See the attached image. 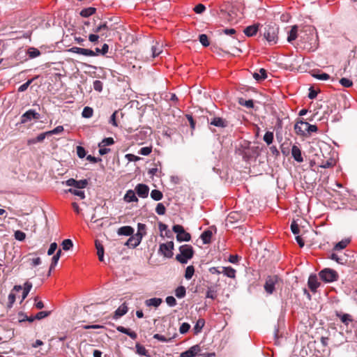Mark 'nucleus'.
<instances>
[{"label":"nucleus","mask_w":357,"mask_h":357,"mask_svg":"<svg viewBox=\"0 0 357 357\" xmlns=\"http://www.w3.org/2000/svg\"><path fill=\"white\" fill-rule=\"evenodd\" d=\"M180 254L176 256V259L181 264H187L194 255V250L190 245H183L179 247Z\"/></svg>","instance_id":"nucleus-1"},{"label":"nucleus","mask_w":357,"mask_h":357,"mask_svg":"<svg viewBox=\"0 0 357 357\" xmlns=\"http://www.w3.org/2000/svg\"><path fill=\"white\" fill-rule=\"evenodd\" d=\"M279 28L276 24L267 25L264 31V36L271 45L277 43Z\"/></svg>","instance_id":"nucleus-2"},{"label":"nucleus","mask_w":357,"mask_h":357,"mask_svg":"<svg viewBox=\"0 0 357 357\" xmlns=\"http://www.w3.org/2000/svg\"><path fill=\"white\" fill-rule=\"evenodd\" d=\"M319 277L326 282H332L338 279V274L333 269L324 268L319 272Z\"/></svg>","instance_id":"nucleus-3"},{"label":"nucleus","mask_w":357,"mask_h":357,"mask_svg":"<svg viewBox=\"0 0 357 357\" xmlns=\"http://www.w3.org/2000/svg\"><path fill=\"white\" fill-rule=\"evenodd\" d=\"M172 230L176 234V239L178 241L181 242L190 241V234L184 230L183 226L180 225H175L173 226Z\"/></svg>","instance_id":"nucleus-4"},{"label":"nucleus","mask_w":357,"mask_h":357,"mask_svg":"<svg viewBox=\"0 0 357 357\" xmlns=\"http://www.w3.org/2000/svg\"><path fill=\"white\" fill-rule=\"evenodd\" d=\"M174 243L168 241L161 243L159 246L158 253L163 255L166 258H172L173 256Z\"/></svg>","instance_id":"nucleus-5"},{"label":"nucleus","mask_w":357,"mask_h":357,"mask_svg":"<svg viewBox=\"0 0 357 357\" xmlns=\"http://www.w3.org/2000/svg\"><path fill=\"white\" fill-rule=\"evenodd\" d=\"M40 116V114L36 112L35 110L29 109L21 116L20 123L24 124L31 121L32 119H39Z\"/></svg>","instance_id":"nucleus-6"},{"label":"nucleus","mask_w":357,"mask_h":357,"mask_svg":"<svg viewBox=\"0 0 357 357\" xmlns=\"http://www.w3.org/2000/svg\"><path fill=\"white\" fill-rule=\"evenodd\" d=\"M277 276L274 275L268 277L264 284L265 291L269 294H273V292L275 290V285L277 283Z\"/></svg>","instance_id":"nucleus-7"},{"label":"nucleus","mask_w":357,"mask_h":357,"mask_svg":"<svg viewBox=\"0 0 357 357\" xmlns=\"http://www.w3.org/2000/svg\"><path fill=\"white\" fill-rule=\"evenodd\" d=\"M142 238V234L138 232L135 235L130 236V238L126 242L125 245L129 248H135L141 243Z\"/></svg>","instance_id":"nucleus-8"},{"label":"nucleus","mask_w":357,"mask_h":357,"mask_svg":"<svg viewBox=\"0 0 357 357\" xmlns=\"http://www.w3.org/2000/svg\"><path fill=\"white\" fill-rule=\"evenodd\" d=\"M208 122H209L211 126H214L218 128H225L227 126L228 123L227 121L222 117L219 116H213V118L208 119Z\"/></svg>","instance_id":"nucleus-9"},{"label":"nucleus","mask_w":357,"mask_h":357,"mask_svg":"<svg viewBox=\"0 0 357 357\" xmlns=\"http://www.w3.org/2000/svg\"><path fill=\"white\" fill-rule=\"evenodd\" d=\"M237 43L238 39L235 36H232L231 38L222 36L220 38V45L225 48L235 47Z\"/></svg>","instance_id":"nucleus-10"},{"label":"nucleus","mask_w":357,"mask_h":357,"mask_svg":"<svg viewBox=\"0 0 357 357\" xmlns=\"http://www.w3.org/2000/svg\"><path fill=\"white\" fill-rule=\"evenodd\" d=\"M135 191L139 197L146 198L149 195V188L145 184L139 183L136 185Z\"/></svg>","instance_id":"nucleus-11"},{"label":"nucleus","mask_w":357,"mask_h":357,"mask_svg":"<svg viewBox=\"0 0 357 357\" xmlns=\"http://www.w3.org/2000/svg\"><path fill=\"white\" fill-rule=\"evenodd\" d=\"M69 51L71 52H73V53L82 54V55L86 56H96V53L93 51L89 50V49H84V48H81V47H73L70 48L69 50Z\"/></svg>","instance_id":"nucleus-12"},{"label":"nucleus","mask_w":357,"mask_h":357,"mask_svg":"<svg viewBox=\"0 0 357 357\" xmlns=\"http://www.w3.org/2000/svg\"><path fill=\"white\" fill-rule=\"evenodd\" d=\"M308 287L310 290L313 292H315L317 288L319 287L320 283L318 281L317 276L314 274L310 275L308 278Z\"/></svg>","instance_id":"nucleus-13"},{"label":"nucleus","mask_w":357,"mask_h":357,"mask_svg":"<svg viewBox=\"0 0 357 357\" xmlns=\"http://www.w3.org/2000/svg\"><path fill=\"white\" fill-rule=\"evenodd\" d=\"M200 351V348L198 345L191 347L187 351L182 352L180 357H195Z\"/></svg>","instance_id":"nucleus-14"},{"label":"nucleus","mask_w":357,"mask_h":357,"mask_svg":"<svg viewBox=\"0 0 357 357\" xmlns=\"http://www.w3.org/2000/svg\"><path fill=\"white\" fill-rule=\"evenodd\" d=\"M291 155L294 159L298 162H303V158L300 148L296 145H293L291 147Z\"/></svg>","instance_id":"nucleus-15"},{"label":"nucleus","mask_w":357,"mask_h":357,"mask_svg":"<svg viewBox=\"0 0 357 357\" xmlns=\"http://www.w3.org/2000/svg\"><path fill=\"white\" fill-rule=\"evenodd\" d=\"M128 311V307L126 303H123L114 312V314L113 318L117 319L124 314H126Z\"/></svg>","instance_id":"nucleus-16"},{"label":"nucleus","mask_w":357,"mask_h":357,"mask_svg":"<svg viewBox=\"0 0 357 357\" xmlns=\"http://www.w3.org/2000/svg\"><path fill=\"white\" fill-rule=\"evenodd\" d=\"M307 123L305 121H300L294 126V130L296 134L300 135H305L307 133Z\"/></svg>","instance_id":"nucleus-17"},{"label":"nucleus","mask_w":357,"mask_h":357,"mask_svg":"<svg viewBox=\"0 0 357 357\" xmlns=\"http://www.w3.org/2000/svg\"><path fill=\"white\" fill-rule=\"evenodd\" d=\"M259 26V24L248 26L244 29L243 32L248 37L253 36L257 33Z\"/></svg>","instance_id":"nucleus-18"},{"label":"nucleus","mask_w":357,"mask_h":357,"mask_svg":"<svg viewBox=\"0 0 357 357\" xmlns=\"http://www.w3.org/2000/svg\"><path fill=\"white\" fill-rule=\"evenodd\" d=\"M123 199L126 202H136L138 201L137 197L135 195V192L132 190H128L124 195Z\"/></svg>","instance_id":"nucleus-19"},{"label":"nucleus","mask_w":357,"mask_h":357,"mask_svg":"<svg viewBox=\"0 0 357 357\" xmlns=\"http://www.w3.org/2000/svg\"><path fill=\"white\" fill-rule=\"evenodd\" d=\"M162 303V300L160 298H152L145 301V305L147 307H158Z\"/></svg>","instance_id":"nucleus-20"},{"label":"nucleus","mask_w":357,"mask_h":357,"mask_svg":"<svg viewBox=\"0 0 357 357\" xmlns=\"http://www.w3.org/2000/svg\"><path fill=\"white\" fill-rule=\"evenodd\" d=\"M134 229L130 226H123L118 229L117 234L121 236H131L133 234Z\"/></svg>","instance_id":"nucleus-21"},{"label":"nucleus","mask_w":357,"mask_h":357,"mask_svg":"<svg viewBox=\"0 0 357 357\" xmlns=\"http://www.w3.org/2000/svg\"><path fill=\"white\" fill-rule=\"evenodd\" d=\"M95 245H96V248L97 250V255H98V259L100 261H104V248H103V245L98 240L96 241Z\"/></svg>","instance_id":"nucleus-22"},{"label":"nucleus","mask_w":357,"mask_h":357,"mask_svg":"<svg viewBox=\"0 0 357 357\" xmlns=\"http://www.w3.org/2000/svg\"><path fill=\"white\" fill-rule=\"evenodd\" d=\"M253 77L257 81L264 80L267 77L266 70L261 68L258 73L253 74Z\"/></svg>","instance_id":"nucleus-23"},{"label":"nucleus","mask_w":357,"mask_h":357,"mask_svg":"<svg viewBox=\"0 0 357 357\" xmlns=\"http://www.w3.org/2000/svg\"><path fill=\"white\" fill-rule=\"evenodd\" d=\"M337 316L340 319L341 321L347 326L353 321L351 316L349 314L337 313Z\"/></svg>","instance_id":"nucleus-24"},{"label":"nucleus","mask_w":357,"mask_h":357,"mask_svg":"<svg viewBox=\"0 0 357 357\" xmlns=\"http://www.w3.org/2000/svg\"><path fill=\"white\" fill-rule=\"evenodd\" d=\"M222 273L230 278H234L236 276V270L231 267H222Z\"/></svg>","instance_id":"nucleus-25"},{"label":"nucleus","mask_w":357,"mask_h":357,"mask_svg":"<svg viewBox=\"0 0 357 357\" xmlns=\"http://www.w3.org/2000/svg\"><path fill=\"white\" fill-rule=\"evenodd\" d=\"M298 27L297 26H293L289 32L287 37V41L291 43L297 38Z\"/></svg>","instance_id":"nucleus-26"},{"label":"nucleus","mask_w":357,"mask_h":357,"mask_svg":"<svg viewBox=\"0 0 357 357\" xmlns=\"http://www.w3.org/2000/svg\"><path fill=\"white\" fill-rule=\"evenodd\" d=\"M96 9L93 7L84 8L80 11V15L83 17H88L96 13Z\"/></svg>","instance_id":"nucleus-27"},{"label":"nucleus","mask_w":357,"mask_h":357,"mask_svg":"<svg viewBox=\"0 0 357 357\" xmlns=\"http://www.w3.org/2000/svg\"><path fill=\"white\" fill-rule=\"evenodd\" d=\"M212 234L213 233L211 230H206L202 234L201 238L204 244H208L211 242Z\"/></svg>","instance_id":"nucleus-28"},{"label":"nucleus","mask_w":357,"mask_h":357,"mask_svg":"<svg viewBox=\"0 0 357 357\" xmlns=\"http://www.w3.org/2000/svg\"><path fill=\"white\" fill-rule=\"evenodd\" d=\"M152 57L155 58L162 52V46L156 43L155 45L151 47Z\"/></svg>","instance_id":"nucleus-29"},{"label":"nucleus","mask_w":357,"mask_h":357,"mask_svg":"<svg viewBox=\"0 0 357 357\" xmlns=\"http://www.w3.org/2000/svg\"><path fill=\"white\" fill-rule=\"evenodd\" d=\"M204 324L205 321L203 319H198L193 328L195 334H198L200 333Z\"/></svg>","instance_id":"nucleus-30"},{"label":"nucleus","mask_w":357,"mask_h":357,"mask_svg":"<svg viewBox=\"0 0 357 357\" xmlns=\"http://www.w3.org/2000/svg\"><path fill=\"white\" fill-rule=\"evenodd\" d=\"M32 288V283L26 281L24 284V290L22 293V300L26 298L29 293L30 292L31 289Z\"/></svg>","instance_id":"nucleus-31"},{"label":"nucleus","mask_w":357,"mask_h":357,"mask_svg":"<svg viewBox=\"0 0 357 357\" xmlns=\"http://www.w3.org/2000/svg\"><path fill=\"white\" fill-rule=\"evenodd\" d=\"M135 347H136V352L137 354H139L140 356H149L148 351L146 349V348L144 346L137 343V344H136Z\"/></svg>","instance_id":"nucleus-32"},{"label":"nucleus","mask_w":357,"mask_h":357,"mask_svg":"<svg viewBox=\"0 0 357 357\" xmlns=\"http://www.w3.org/2000/svg\"><path fill=\"white\" fill-rule=\"evenodd\" d=\"M47 135H50L47 132L38 135L35 139L29 140V144H35L43 141Z\"/></svg>","instance_id":"nucleus-33"},{"label":"nucleus","mask_w":357,"mask_h":357,"mask_svg":"<svg viewBox=\"0 0 357 357\" xmlns=\"http://www.w3.org/2000/svg\"><path fill=\"white\" fill-rule=\"evenodd\" d=\"M68 191L74 195L79 197L82 199L85 198L84 192L81 189L70 188Z\"/></svg>","instance_id":"nucleus-34"},{"label":"nucleus","mask_w":357,"mask_h":357,"mask_svg":"<svg viewBox=\"0 0 357 357\" xmlns=\"http://www.w3.org/2000/svg\"><path fill=\"white\" fill-rule=\"evenodd\" d=\"M186 290L183 286L178 287L175 290V295L177 298H181L185 296Z\"/></svg>","instance_id":"nucleus-35"},{"label":"nucleus","mask_w":357,"mask_h":357,"mask_svg":"<svg viewBox=\"0 0 357 357\" xmlns=\"http://www.w3.org/2000/svg\"><path fill=\"white\" fill-rule=\"evenodd\" d=\"M206 297L208 298H211L213 300L215 299L217 297L216 290L212 287H208Z\"/></svg>","instance_id":"nucleus-36"},{"label":"nucleus","mask_w":357,"mask_h":357,"mask_svg":"<svg viewBox=\"0 0 357 357\" xmlns=\"http://www.w3.org/2000/svg\"><path fill=\"white\" fill-rule=\"evenodd\" d=\"M19 317V321L23 322L25 321H28L29 322H33L35 320L34 317H28L26 314H24L23 312H20L18 314Z\"/></svg>","instance_id":"nucleus-37"},{"label":"nucleus","mask_w":357,"mask_h":357,"mask_svg":"<svg viewBox=\"0 0 357 357\" xmlns=\"http://www.w3.org/2000/svg\"><path fill=\"white\" fill-rule=\"evenodd\" d=\"M273 132L270 131H267L264 136V140L268 145L273 143Z\"/></svg>","instance_id":"nucleus-38"},{"label":"nucleus","mask_w":357,"mask_h":357,"mask_svg":"<svg viewBox=\"0 0 357 357\" xmlns=\"http://www.w3.org/2000/svg\"><path fill=\"white\" fill-rule=\"evenodd\" d=\"M93 110L90 107H85L82 112V116L84 118H91L93 116Z\"/></svg>","instance_id":"nucleus-39"},{"label":"nucleus","mask_w":357,"mask_h":357,"mask_svg":"<svg viewBox=\"0 0 357 357\" xmlns=\"http://www.w3.org/2000/svg\"><path fill=\"white\" fill-rule=\"evenodd\" d=\"M195 273V268L193 266H188L185 269V278L187 280H190Z\"/></svg>","instance_id":"nucleus-40"},{"label":"nucleus","mask_w":357,"mask_h":357,"mask_svg":"<svg viewBox=\"0 0 357 357\" xmlns=\"http://www.w3.org/2000/svg\"><path fill=\"white\" fill-rule=\"evenodd\" d=\"M151 197L155 201H159L162 198V193L158 190H153L151 192Z\"/></svg>","instance_id":"nucleus-41"},{"label":"nucleus","mask_w":357,"mask_h":357,"mask_svg":"<svg viewBox=\"0 0 357 357\" xmlns=\"http://www.w3.org/2000/svg\"><path fill=\"white\" fill-rule=\"evenodd\" d=\"M239 104L246 107L247 108H252L254 107V102L252 100H244L243 98H240L238 101Z\"/></svg>","instance_id":"nucleus-42"},{"label":"nucleus","mask_w":357,"mask_h":357,"mask_svg":"<svg viewBox=\"0 0 357 357\" xmlns=\"http://www.w3.org/2000/svg\"><path fill=\"white\" fill-rule=\"evenodd\" d=\"M349 241V240H342L340 242H338L334 247V249L336 250H343L344 248H345L347 247V245H348Z\"/></svg>","instance_id":"nucleus-43"},{"label":"nucleus","mask_w":357,"mask_h":357,"mask_svg":"<svg viewBox=\"0 0 357 357\" xmlns=\"http://www.w3.org/2000/svg\"><path fill=\"white\" fill-rule=\"evenodd\" d=\"M61 245L63 250H69L73 248V243L70 239H65L63 241Z\"/></svg>","instance_id":"nucleus-44"},{"label":"nucleus","mask_w":357,"mask_h":357,"mask_svg":"<svg viewBox=\"0 0 357 357\" xmlns=\"http://www.w3.org/2000/svg\"><path fill=\"white\" fill-rule=\"evenodd\" d=\"M153 338L162 342H169L172 340L173 337L167 338L165 336L156 333L153 335Z\"/></svg>","instance_id":"nucleus-45"},{"label":"nucleus","mask_w":357,"mask_h":357,"mask_svg":"<svg viewBox=\"0 0 357 357\" xmlns=\"http://www.w3.org/2000/svg\"><path fill=\"white\" fill-rule=\"evenodd\" d=\"M27 54L30 58L33 59L39 56L40 54V52L38 50L31 47L28 50Z\"/></svg>","instance_id":"nucleus-46"},{"label":"nucleus","mask_w":357,"mask_h":357,"mask_svg":"<svg viewBox=\"0 0 357 357\" xmlns=\"http://www.w3.org/2000/svg\"><path fill=\"white\" fill-rule=\"evenodd\" d=\"M114 144V140L112 137H107V138L103 139L100 142V146H107L112 145Z\"/></svg>","instance_id":"nucleus-47"},{"label":"nucleus","mask_w":357,"mask_h":357,"mask_svg":"<svg viewBox=\"0 0 357 357\" xmlns=\"http://www.w3.org/2000/svg\"><path fill=\"white\" fill-rule=\"evenodd\" d=\"M290 144L287 142H284L281 145V152L284 155H288L290 153L289 149Z\"/></svg>","instance_id":"nucleus-48"},{"label":"nucleus","mask_w":357,"mask_h":357,"mask_svg":"<svg viewBox=\"0 0 357 357\" xmlns=\"http://www.w3.org/2000/svg\"><path fill=\"white\" fill-rule=\"evenodd\" d=\"M27 261L31 266H37L41 264V259L40 257L29 258Z\"/></svg>","instance_id":"nucleus-49"},{"label":"nucleus","mask_w":357,"mask_h":357,"mask_svg":"<svg viewBox=\"0 0 357 357\" xmlns=\"http://www.w3.org/2000/svg\"><path fill=\"white\" fill-rule=\"evenodd\" d=\"M312 76L320 80H328L330 78L328 74L322 73H313Z\"/></svg>","instance_id":"nucleus-50"},{"label":"nucleus","mask_w":357,"mask_h":357,"mask_svg":"<svg viewBox=\"0 0 357 357\" xmlns=\"http://www.w3.org/2000/svg\"><path fill=\"white\" fill-rule=\"evenodd\" d=\"M199 42L204 47H208L209 45V41L208 39V36L206 34H201L199 36Z\"/></svg>","instance_id":"nucleus-51"},{"label":"nucleus","mask_w":357,"mask_h":357,"mask_svg":"<svg viewBox=\"0 0 357 357\" xmlns=\"http://www.w3.org/2000/svg\"><path fill=\"white\" fill-rule=\"evenodd\" d=\"M88 184V181L86 179L77 181V183H75V188L76 189H83L86 187Z\"/></svg>","instance_id":"nucleus-52"},{"label":"nucleus","mask_w":357,"mask_h":357,"mask_svg":"<svg viewBox=\"0 0 357 357\" xmlns=\"http://www.w3.org/2000/svg\"><path fill=\"white\" fill-rule=\"evenodd\" d=\"M166 208L162 203H158L155 208V212L158 215H164L165 213Z\"/></svg>","instance_id":"nucleus-53"},{"label":"nucleus","mask_w":357,"mask_h":357,"mask_svg":"<svg viewBox=\"0 0 357 357\" xmlns=\"http://www.w3.org/2000/svg\"><path fill=\"white\" fill-rule=\"evenodd\" d=\"M152 151L151 146H144L140 149L139 153L142 155H149Z\"/></svg>","instance_id":"nucleus-54"},{"label":"nucleus","mask_w":357,"mask_h":357,"mask_svg":"<svg viewBox=\"0 0 357 357\" xmlns=\"http://www.w3.org/2000/svg\"><path fill=\"white\" fill-rule=\"evenodd\" d=\"M340 83L341 84L342 86L347 88L351 87L353 85V82L351 80L344 77L342 78L340 80Z\"/></svg>","instance_id":"nucleus-55"},{"label":"nucleus","mask_w":357,"mask_h":357,"mask_svg":"<svg viewBox=\"0 0 357 357\" xmlns=\"http://www.w3.org/2000/svg\"><path fill=\"white\" fill-rule=\"evenodd\" d=\"M190 328V325L188 323H183L179 328V332L181 334H185L189 331Z\"/></svg>","instance_id":"nucleus-56"},{"label":"nucleus","mask_w":357,"mask_h":357,"mask_svg":"<svg viewBox=\"0 0 357 357\" xmlns=\"http://www.w3.org/2000/svg\"><path fill=\"white\" fill-rule=\"evenodd\" d=\"M93 89L96 91L101 92L102 90V82L100 80H95L93 83Z\"/></svg>","instance_id":"nucleus-57"},{"label":"nucleus","mask_w":357,"mask_h":357,"mask_svg":"<svg viewBox=\"0 0 357 357\" xmlns=\"http://www.w3.org/2000/svg\"><path fill=\"white\" fill-rule=\"evenodd\" d=\"M14 236H15V239L20 241H24L26 238V234L21 231H16L15 232Z\"/></svg>","instance_id":"nucleus-58"},{"label":"nucleus","mask_w":357,"mask_h":357,"mask_svg":"<svg viewBox=\"0 0 357 357\" xmlns=\"http://www.w3.org/2000/svg\"><path fill=\"white\" fill-rule=\"evenodd\" d=\"M77 154L80 158H84L86 156V151L84 148L81 146H77Z\"/></svg>","instance_id":"nucleus-59"},{"label":"nucleus","mask_w":357,"mask_h":357,"mask_svg":"<svg viewBox=\"0 0 357 357\" xmlns=\"http://www.w3.org/2000/svg\"><path fill=\"white\" fill-rule=\"evenodd\" d=\"M166 303L170 307L175 306L176 305V301L174 296H169L165 299Z\"/></svg>","instance_id":"nucleus-60"},{"label":"nucleus","mask_w":357,"mask_h":357,"mask_svg":"<svg viewBox=\"0 0 357 357\" xmlns=\"http://www.w3.org/2000/svg\"><path fill=\"white\" fill-rule=\"evenodd\" d=\"M50 312L47 311H41L36 314V315L34 317L35 319H42L46 317H47L50 314Z\"/></svg>","instance_id":"nucleus-61"},{"label":"nucleus","mask_w":357,"mask_h":357,"mask_svg":"<svg viewBox=\"0 0 357 357\" xmlns=\"http://www.w3.org/2000/svg\"><path fill=\"white\" fill-rule=\"evenodd\" d=\"M32 81H33V79H29L27 82H26L25 83L22 84L18 88V91L23 92V91H26L27 89V88L29 87V86L31 84Z\"/></svg>","instance_id":"nucleus-62"},{"label":"nucleus","mask_w":357,"mask_h":357,"mask_svg":"<svg viewBox=\"0 0 357 357\" xmlns=\"http://www.w3.org/2000/svg\"><path fill=\"white\" fill-rule=\"evenodd\" d=\"M63 131V127L62 126H58L54 129L48 131L49 135H56Z\"/></svg>","instance_id":"nucleus-63"},{"label":"nucleus","mask_w":357,"mask_h":357,"mask_svg":"<svg viewBox=\"0 0 357 357\" xmlns=\"http://www.w3.org/2000/svg\"><path fill=\"white\" fill-rule=\"evenodd\" d=\"M206 10V7L202 3H199L194 8V11L197 14L202 13Z\"/></svg>","instance_id":"nucleus-64"}]
</instances>
